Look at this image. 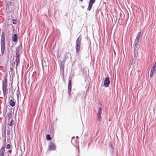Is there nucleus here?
Listing matches in <instances>:
<instances>
[{
	"label": "nucleus",
	"instance_id": "obj_1",
	"mask_svg": "<svg viewBox=\"0 0 156 156\" xmlns=\"http://www.w3.org/2000/svg\"><path fill=\"white\" fill-rule=\"evenodd\" d=\"M1 51L2 54L3 55L4 52L5 47V41H1Z\"/></svg>",
	"mask_w": 156,
	"mask_h": 156
},
{
	"label": "nucleus",
	"instance_id": "obj_2",
	"mask_svg": "<svg viewBox=\"0 0 156 156\" xmlns=\"http://www.w3.org/2000/svg\"><path fill=\"white\" fill-rule=\"evenodd\" d=\"M110 82L109 80V78L108 77L105 78L104 83V85L105 87H108L110 83Z\"/></svg>",
	"mask_w": 156,
	"mask_h": 156
},
{
	"label": "nucleus",
	"instance_id": "obj_3",
	"mask_svg": "<svg viewBox=\"0 0 156 156\" xmlns=\"http://www.w3.org/2000/svg\"><path fill=\"white\" fill-rule=\"evenodd\" d=\"M55 145L53 143H51L49 146V149L50 150H54L56 149Z\"/></svg>",
	"mask_w": 156,
	"mask_h": 156
},
{
	"label": "nucleus",
	"instance_id": "obj_4",
	"mask_svg": "<svg viewBox=\"0 0 156 156\" xmlns=\"http://www.w3.org/2000/svg\"><path fill=\"white\" fill-rule=\"evenodd\" d=\"M18 39V35L16 34H14L13 35L12 37V41L15 43H17V39Z\"/></svg>",
	"mask_w": 156,
	"mask_h": 156
},
{
	"label": "nucleus",
	"instance_id": "obj_5",
	"mask_svg": "<svg viewBox=\"0 0 156 156\" xmlns=\"http://www.w3.org/2000/svg\"><path fill=\"white\" fill-rule=\"evenodd\" d=\"M7 76L6 75L4 77L3 81V86H7Z\"/></svg>",
	"mask_w": 156,
	"mask_h": 156
},
{
	"label": "nucleus",
	"instance_id": "obj_6",
	"mask_svg": "<svg viewBox=\"0 0 156 156\" xmlns=\"http://www.w3.org/2000/svg\"><path fill=\"white\" fill-rule=\"evenodd\" d=\"M80 44H76V52L77 54H79L80 51Z\"/></svg>",
	"mask_w": 156,
	"mask_h": 156
},
{
	"label": "nucleus",
	"instance_id": "obj_7",
	"mask_svg": "<svg viewBox=\"0 0 156 156\" xmlns=\"http://www.w3.org/2000/svg\"><path fill=\"white\" fill-rule=\"evenodd\" d=\"M5 152V147H2L0 150V156H4V153Z\"/></svg>",
	"mask_w": 156,
	"mask_h": 156
},
{
	"label": "nucleus",
	"instance_id": "obj_8",
	"mask_svg": "<svg viewBox=\"0 0 156 156\" xmlns=\"http://www.w3.org/2000/svg\"><path fill=\"white\" fill-rule=\"evenodd\" d=\"M16 65L17 66L18 64L20 62V55L16 54Z\"/></svg>",
	"mask_w": 156,
	"mask_h": 156
},
{
	"label": "nucleus",
	"instance_id": "obj_9",
	"mask_svg": "<svg viewBox=\"0 0 156 156\" xmlns=\"http://www.w3.org/2000/svg\"><path fill=\"white\" fill-rule=\"evenodd\" d=\"M82 38L81 37V36H80L77 39L76 41V44H81V41Z\"/></svg>",
	"mask_w": 156,
	"mask_h": 156
},
{
	"label": "nucleus",
	"instance_id": "obj_10",
	"mask_svg": "<svg viewBox=\"0 0 156 156\" xmlns=\"http://www.w3.org/2000/svg\"><path fill=\"white\" fill-rule=\"evenodd\" d=\"M7 87V86H3V93L4 95V96H5L6 94Z\"/></svg>",
	"mask_w": 156,
	"mask_h": 156
},
{
	"label": "nucleus",
	"instance_id": "obj_11",
	"mask_svg": "<svg viewBox=\"0 0 156 156\" xmlns=\"http://www.w3.org/2000/svg\"><path fill=\"white\" fill-rule=\"evenodd\" d=\"M93 3L92 2H90L89 1L88 5V10L89 11H90L91 9L92 5Z\"/></svg>",
	"mask_w": 156,
	"mask_h": 156
},
{
	"label": "nucleus",
	"instance_id": "obj_12",
	"mask_svg": "<svg viewBox=\"0 0 156 156\" xmlns=\"http://www.w3.org/2000/svg\"><path fill=\"white\" fill-rule=\"evenodd\" d=\"M93 3L92 2H90L89 1L88 5V10L89 11H90L91 9L92 5Z\"/></svg>",
	"mask_w": 156,
	"mask_h": 156
},
{
	"label": "nucleus",
	"instance_id": "obj_13",
	"mask_svg": "<svg viewBox=\"0 0 156 156\" xmlns=\"http://www.w3.org/2000/svg\"><path fill=\"white\" fill-rule=\"evenodd\" d=\"M139 38L136 37L134 42L135 45V46H137L138 44V43L139 42Z\"/></svg>",
	"mask_w": 156,
	"mask_h": 156
},
{
	"label": "nucleus",
	"instance_id": "obj_14",
	"mask_svg": "<svg viewBox=\"0 0 156 156\" xmlns=\"http://www.w3.org/2000/svg\"><path fill=\"white\" fill-rule=\"evenodd\" d=\"M10 104L11 106L13 107L15 105V103L12 100H11L10 101Z\"/></svg>",
	"mask_w": 156,
	"mask_h": 156
},
{
	"label": "nucleus",
	"instance_id": "obj_15",
	"mask_svg": "<svg viewBox=\"0 0 156 156\" xmlns=\"http://www.w3.org/2000/svg\"><path fill=\"white\" fill-rule=\"evenodd\" d=\"M20 47L18 46L16 48V54H19V52H20Z\"/></svg>",
	"mask_w": 156,
	"mask_h": 156
},
{
	"label": "nucleus",
	"instance_id": "obj_16",
	"mask_svg": "<svg viewBox=\"0 0 156 156\" xmlns=\"http://www.w3.org/2000/svg\"><path fill=\"white\" fill-rule=\"evenodd\" d=\"M12 113H9L8 114L7 118L9 120L12 117Z\"/></svg>",
	"mask_w": 156,
	"mask_h": 156
},
{
	"label": "nucleus",
	"instance_id": "obj_17",
	"mask_svg": "<svg viewBox=\"0 0 156 156\" xmlns=\"http://www.w3.org/2000/svg\"><path fill=\"white\" fill-rule=\"evenodd\" d=\"M46 139L48 141H50L52 139L49 134H48L46 136Z\"/></svg>",
	"mask_w": 156,
	"mask_h": 156
},
{
	"label": "nucleus",
	"instance_id": "obj_18",
	"mask_svg": "<svg viewBox=\"0 0 156 156\" xmlns=\"http://www.w3.org/2000/svg\"><path fill=\"white\" fill-rule=\"evenodd\" d=\"M72 86H68V90L69 94H70L71 91Z\"/></svg>",
	"mask_w": 156,
	"mask_h": 156
},
{
	"label": "nucleus",
	"instance_id": "obj_19",
	"mask_svg": "<svg viewBox=\"0 0 156 156\" xmlns=\"http://www.w3.org/2000/svg\"><path fill=\"white\" fill-rule=\"evenodd\" d=\"M102 109L101 107H100L98 109V113L97 115H101V113Z\"/></svg>",
	"mask_w": 156,
	"mask_h": 156
},
{
	"label": "nucleus",
	"instance_id": "obj_20",
	"mask_svg": "<svg viewBox=\"0 0 156 156\" xmlns=\"http://www.w3.org/2000/svg\"><path fill=\"white\" fill-rule=\"evenodd\" d=\"M156 71V68H155L154 67H152L151 69V72L154 73Z\"/></svg>",
	"mask_w": 156,
	"mask_h": 156
},
{
	"label": "nucleus",
	"instance_id": "obj_21",
	"mask_svg": "<svg viewBox=\"0 0 156 156\" xmlns=\"http://www.w3.org/2000/svg\"><path fill=\"white\" fill-rule=\"evenodd\" d=\"M72 85V80L71 78L69 81L68 86H71Z\"/></svg>",
	"mask_w": 156,
	"mask_h": 156
},
{
	"label": "nucleus",
	"instance_id": "obj_22",
	"mask_svg": "<svg viewBox=\"0 0 156 156\" xmlns=\"http://www.w3.org/2000/svg\"><path fill=\"white\" fill-rule=\"evenodd\" d=\"M13 119H12L11 120V122H10V123H9V126H13Z\"/></svg>",
	"mask_w": 156,
	"mask_h": 156
},
{
	"label": "nucleus",
	"instance_id": "obj_23",
	"mask_svg": "<svg viewBox=\"0 0 156 156\" xmlns=\"http://www.w3.org/2000/svg\"><path fill=\"white\" fill-rule=\"evenodd\" d=\"M12 22L14 24H16L17 23V21H16V20L14 19H13Z\"/></svg>",
	"mask_w": 156,
	"mask_h": 156
},
{
	"label": "nucleus",
	"instance_id": "obj_24",
	"mask_svg": "<svg viewBox=\"0 0 156 156\" xmlns=\"http://www.w3.org/2000/svg\"><path fill=\"white\" fill-rule=\"evenodd\" d=\"M141 34V33L140 32H139L138 33V34L137 36L136 37L140 38Z\"/></svg>",
	"mask_w": 156,
	"mask_h": 156
},
{
	"label": "nucleus",
	"instance_id": "obj_25",
	"mask_svg": "<svg viewBox=\"0 0 156 156\" xmlns=\"http://www.w3.org/2000/svg\"><path fill=\"white\" fill-rule=\"evenodd\" d=\"M1 41H5V37H1Z\"/></svg>",
	"mask_w": 156,
	"mask_h": 156
},
{
	"label": "nucleus",
	"instance_id": "obj_26",
	"mask_svg": "<svg viewBox=\"0 0 156 156\" xmlns=\"http://www.w3.org/2000/svg\"><path fill=\"white\" fill-rule=\"evenodd\" d=\"M154 73L151 72L150 74V77L151 78H152L153 74H154Z\"/></svg>",
	"mask_w": 156,
	"mask_h": 156
},
{
	"label": "nucleus",
	"instance_id": "obj_27",
	"mask_svg": "<svg viewBox=\"0 0 156 156\" xmlns=\"http://www.w3.org/2000/svg\"><path fill=\"white\" fill-rule=\"evenodd\" d=\"M11 147V146H10V145L9 144H8L7 146H6V148L7 149H9Z\"/></svg>",
	"mask_w": 156,
	"mask_h": 156
},
{
	"label": "nucleus",
	"instance_id": "obj_28",
	"mask_svg": "<svg viewBox=\"0 0 156 156\" xmlns=\"http://www.w3.org/2000/svg\"><path fill=\"white\" fill-rule=\"evenodd\" d=\"M89 1L90 2H92L94 4L95 2V0H90Z\"/></svg>",
	"mask_w": 156,
	"mask_h": 156
},
{
	"label": "nucleus",
	"instance_id": "obj_29",
	"mask_svg": "<svg viewBox=\"0 0 156 156\" xmlns=\"http://www.w3.org/2000/svg\"><path fill=\"white\" fill-rule=\"evenodd\" d=\"M1 37H5V34L4 32H2Z\"/></svg>",
	"mask_w": 156,
	"mask_h": 156
},
{
	"label": "nucleus",
	"instance_id": "obj_30",
	"mask_svg": "<svg viewBox=\"0 0 156 156\" xmlns=\"http://www.w3.org/2000/svg\"><path fill=\"white\" fill-rule=\"evenodd\" d=\"M98 118L100 119L101 118V115H97Z\"/></svg>",
	"mask_w": 156,
	"mask_h": 156
},
{
	"label": "nucleus",
	"instance_id": "obj_31",
	"mask_svg": "<svg viewBox=\"0 0 156 156\" xmlns=\"http://www.w3.org/2000/svg\"><path fill=\"white\" fill-rule=\"evenodd\" d=\"M7 135H9V134H10V131H9V130H8V131H7Z\"/></svg>",
	"mask_w": 156,
	"mask_h": 156
},
{
	"label": "nucleus",
	"instance_id": "obj_32",
	"mask_svg": "<svg viewBox=\"0 0 156 156\" xmlns=\"http://www.w3.org/2000/svg\"><path fill=\"white\" fill-rule=\"evenodd\" d=\"M153 67H154L155 68H156V62L153 65Z\"/></svg>",
	"mask_w": 156,
	"mask_h": 156
},
{
	"label": "nucleus",
	"instance_id": "obj_33",
	"mask_svg": "<svg viewBox=\"0 0 156 156\" xmlns=\"http://www.w3.org/2000/svg\"><path fill=\"white\" fill-rule=\"evenodd\" d=\"M8 152L10 153H11L12 152V150H9Z\"/></svg>",
	"mask_w": 156,
	"mask_h": 156
},
{
	"label": "nucleus",
	"instance_id": "obj_34",
	"mask_svg": "<svg viewBox=\"0 0 156 156\" xmlns=\"http://www.w3.org/2000/svg\"><path fill=\"white\" fill-rule=\"evenodd\" d=\"M83 0H79L80 1L82 2L83 1Z\"/></svg>",
	"mask_w": 156,
	"mask_h": 156
},
{
	"label": "nucleus",
	"instance_id": "obj_35",
	"mask_svg": "<svg viewBox=\"0 0 156 156\" xmlns=\"http://www.w3.org/2000/svg\"><path fill=\"white\" fill-rule=\"evenodd\" d=\"M62 69H63H63H64V67H63V66L62 67Z\"/></svg>",
	"mask_w": 156,
	"mask_h": 156
},
{
	"label": "nucleus",
	"instance_id": "obj_36",
	"mask_svg": "<svg viewBox=\"0 0 156 156\" xmlns=\"http://www.w3.org/2000/svg\"><path fill=\"white\" fill-rule=\"evenodd\" d=\"M14 65H15V62L14 63Z\"/></svg>",
	"mask_w": 156,
	"mask_h": 156
},
{
	"label": "nucleus",
	"instance_id": "obj_37",
	"mask_svg": "<svg viewBox=\"0 0 156 156\" xmlns=\"http://www.w3.org/2000/svg\"><path fill=\"white\" fill-rule=\"evenodd\" d=\"M76 138H78V136H77L76 137Z\"/></svg>",
	"mask_w": 156,
	"mask_h": 156
}]
</instances>
